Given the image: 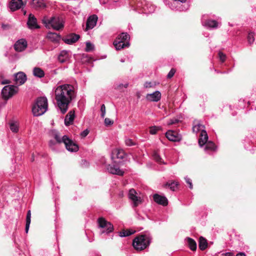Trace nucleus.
<instances>
[{"mask_svg":"<svg viewBox=\"0 0 256 256\" xmlns=\"http://www.w3.org/2000/svg\"><path fill=\"white\" fill-rule=\"evenodd\" d=\"M74 87L70 84H64L58 86L55 90L56 100L58 106L62 112H66L74 98Z\"/></svg>","mask_w":256,"mask_h":256,"instance_id":"nucleus-1","label":"nucleus"},{"mask_svg":"<svg viewBox=\"0 0 256 256\" xmlns=\"http://www.w3.org/2000/svg\"><path fill=\"white\" fill-rule=\"evenodd\" d=\"M152 239V237L149 234L139 235L133 240L132 246L136 250H142L148 246Z\"/></svg>","mask_w":256,"mask_h":256,"instance_id":"nucleus-2","label":"nucleus"},{"mask_svg":"<svg viewBox=\"0 0 256 256\" xmlns=\"http://www.w3.org/2000/svg\"><path fill=\"white\" fill-rule=\"evenodd\" d=\"M42 21L46 27L48 28H52L56 30H59L64 26L62 23V18L57 15H54L50 18L44 16Z\"/></svg>","mask_w":256,"mask_h":256,"instance_id":"nucleus-3","label":"nucleus"},{"mask_svg":"<svg viewBox=\"0 0 256 256\" xmlns=\"http://www.w3.org/2000/svg\"><path fill=\"white\" fill-rule=\"evenodd\" d=\"M130 36L126 32H122L115 39L113 44L116 50H120L130 46Z\"/></svg>","mask_w":256,"mask_h":256,"instance_id":"nucleus-4","label":"nucleus"},{"mask_svg":"<svg viewBox=\"0 0 256 256\" xmlns=\"http://www.w3.org/2000/svg\"><path fill=\"white\" fill-rule=\"evenodd\" d=\"M48 110V102L46 97L38 98L32 106V112H46Z\"/></svg>","mask_w":256,"mask_h":256,"instance_id":"nucleus-5","label":"nucleus"},{"mask_svg":"<svg viewBox=\"0 0 256 256\" xmlns=\"http://www.w3.org/2000/svg\"><path fill=\"white\" fill-rule=\"evenodd\" d=\"M18 90V88L16 86L13 85L6 86L2 90V95L4 100H7L16 94Z\"/></svg>","mask_w":256,"mask_h":256,"instance_id":"nucleus-6","label":"nucleus"},{"mask_svg":"<svg viewBox=\"0 0 256 256\" xmlns=\"http://www.w3.org/2000/svg\"><path fill=\"white\" fill-rule=\"evenodd\" d=\"M63 143L67 150L72 152H76L78 150V145L74 143L68 136H63Z\"/></svg>","mask_w":256,"mask_h":256,"instance_id":"nucleus-7","label":"nucleus"},{"mask_svg":"<svg viewBox=\"0 0 256 256\" xmlns=\"http://www.w3.org/2000/svg\"><path fill=\"white\" fill-rule=\"evenodd\" d=\"M136 190L134 188H131L129 190L128 198L134 202V207H136L138 205L142 202L140 197H138Z\"/></svg>","mask_w":256,"mask_h":256,"instance_id":"nucleus-8","label":"nucleus"},{"mask_svg":"<svg viewBox=\"0 0 256 256\" xmlns=\"http://www.w3.org/2000/svg\"><path fill=\"white\" fill-rule=\"evenodd\" d=\"M98 19V16L96 14L90 16L86 20L85 31L93 28L96 24Z\"/></svg>","mask_w":256,"mask_h":256,"instance_id":"nucleus-9","label":"nucleus"},{"mask_svg":"<svg viewBox=\"0 0 256 256\" xmlns=\"http://www.w3.org/2000/svg\"><path fill=\"white\" fill-rule=\"evenodd\" d=\"M80 38V35L74 33H71L66 36V38H62V40L65 43L68 44H72L76 42Z\"/></svg>","mask_w":256,"mask_h":256,"instance_id":"nucleus-10","label":"nucleus"},{"mask_svg":"<svg viewBox=\"0 0 256 256\" xmlns=\"http://www.w3.org/2000/svg\"><path fill=\"white\" fill-rule=\"evenodd\" d=\"M126 155V154L123 150L116 148L112 151V159L114 162H116L115 160L116 158L122 160L125 157Z\"/></svg>","mask_w":256,"mask_h":256,"instance_id":"nucleus-11","label":"nucleus"},{"mask_svg":"<svg viewBox=\"0 0 256 256\" xmlns=\"http://www.w3.org/2000/svg\"><path fill=\"white\" fill-rule=\"evenodd\" d=\"M26 76L23 72H18L14 75V81L16 84L22 85L26 82Z\"/></svg>","mask_w":256,"mask_h":256,"instance_id":"nucleus-12","label":"nucleus"},{"mask_svg":"<svg viewBox=\"0 0 256 256\" xmlns=\"http://www.w3.org/2000/svg\"><path fill=\"white\" fill-rule=\"evenodd\" d=\"M28 27L30 29L39 28L40 26L37 24V20L34 16L30 14L27 22Z\"/></svg>","mask_w":256,"mask_h":256,"instance_id":"nucleus-13","label":"nucleus"},{"mask_svg":"<svg viewBox=\"0 0 256 256\" xmlns=\"http://www.w3.org/2000/svg\"><path fill=\"white\" fill-rule=\"evenodd\" d=\"M153 198L154 201L158 204L162 206H166L168 204V200L164 196L156 194H154Z\"/></svg>","mask_w":256,"mask_h":256,"instance_id":"nucleus-14","label":"nucleus"},{"mask_svg":"<svg viewBox=\"0 0 256 256\" xmlns=\"http://www.w3.org/2000/svg\"><path fill=\"white\" fill-rule=\"evenodd\" d=\"M27 47V42L24 39L18 40L14 45V50L17 52H22Z\"/></svg>","mask_w":256,"mask_h":256,"instance_id":"nucleus-15","label":"nucleus"},{"mask_svg":"<svg viewBox=\"0 0 256 256\" xmlns=\"http://www.w3.org/2000/svg\"><path fill=\"white\" fill-rule=\"evenodd\" d=\"M166 138L172 142H178L181 140L180 137L174 131L169 130L166 133Z\"/></svg>","mask_w":256,"mask_h":256,"instance_id":"nucleus-16","label":"nucleus"},{"mask_svg":"<svg viewBox=\"0 0 256 256\" xmlns=\"http://www.w3.org/2000/svg\"><path fill=\"white\" fill-rule=\"evenodd\" d=\"M26 4L22 0H12L10 4V8L12 11H15L20 8Z\"/></svg>","mask_w":256,"mask_h":256,"instance_id":"nucleus-17","label":"nucleus"},{"mask_svg":"<svg viewBox=\"0 0 256 256\" xmlns=\"http://www.w3.org/2000/svg\"><path fill=\"white\" fill-rule=\"evenodd\" d=\"M107 170L110 174H117L118 176H123L124 172L120 170L119 168L116 167L114 165L109 164L107 166Z\"/></svg>","mask_w":256,"mask_h":256,"instance_id":"nucleus-18","label":"nucleus"},{"mask_svg":"<svg viewBox=\"0 0 256 256\" xmlns=\"http://www.w3.org/2000/svg\"><path fill=\"white\" fill-rule=\"evenodd\" d=\"M161 98V94L158 91H156L152 94H148L146 98L150 102H158Z\"/></svg>","mask_w":256,"mask_h":256,"instance_id":"nucleus-19","label":"nucleus"},{"mask_svg":"<svg viewBox=\"0 0 256 256\" xmlns=\"http://www.w3.org/2000/svg\"><path fill=\"white\" fill-rule=\"evenodd\" d=\"M208 140V136L205 130H202L200 132V138L198 139V144L200 146H202L207 142Z\"/></svg>","mask_w":256,"mask_h":256,"instance_id":"nucleus-20","label":"nucleus"},{"mask_svg":"<svg viewBox=\"0 0 256 256\" xmlns=\"http://www.w3.org/2000/svg\"><path fill=\"white\" fill-rule=\"evenodd\" d=\"M31 6L36 9L44 8L46 6L44 0H33L31 2Z\"/></svg>","mask_w":256,"mask_h":256,"instance_id":"nucleus-21","label":"nucleus"},{"mask_svg":"<svg viewBox=\"0 0 256 256\" xmlns=\"http://www.w3.org/2000/svg\"><path fill=\"white\" fill-rule=\"evenodd\" d=\"M76 116L74 113H68L65 116L64 124L66 126H69L73 124Z\"/></svg>","mask_w":256,"mask_h":256,"instance_id":"nucleus-22","label":"nucleus"},{"mask_svg":"<svg viewBox=\"0 0 256 256\" xmlns=\"http://www.w3.org/2000/svg\"><path fill=\"white\" fill-rule=\"evenodd\" d=\"M208 246V241L204 237L200 236L198 240V247L201 250H204Z\"/></svg>","mask_w":256,"mask_h":256,"instance_id":"nucleus-23","label":"nucleus"},{"mask_svg":"<svg viewBox=\"0 0 256 256\" xmlns=\"http://www.w3.org/2000/svg\"><path fill=\"white\" fill-rule=\"evenodd\" d=\"M10 128L14 132H17L18 130V124L16 120H11L9 122Z\"/></svg>","mask_w":256,"mask_h":256,"instance_id":"nucleus-24","label":"nucleus"},{"mask_svg":"<svg viewBox=\"0 0 256 256\" xmlns=\"http://www.w3.org/2000/svg\"><path fill=\"white\" fill-rule=\"evenodd\" d=\"M48 39L52 42H56L60 40V36L55 32H48L47 35Z\"/></svg>","mask_w":256,"mask_h":256,"instance_id":"nucleus-25","label":"nucleus"},{"mask_svg":"<svg viewBox=\"0 0 256 256\" xmlns=\"http://www.w3.org/2000/svg\"><path fill=\"white\" fill-rule=\"evenodd\" d=\"M187 241L189 248L192 251H196V242L190 238H187Z\"/></svg>","mask_w":256,"mask_h":256,"instance_id":"nucleus-26","label":"nucleus"},{"mask_svg":"<svg viewBox=\"0 0 256 256\" xmlns=\"http://www.w3.org/2000/svg\"><path fill=\"white\" fill-rule=\"evenodd\" d=\"M34 75L38 78H42L44 76V70L40 68H34L33 70Z\"/></svg>","mask_w":256,"mask_h":256,"instance_id":"nucleus-27","label":"nucleus"},{"mask_svg":"<svg viewBox=\"0 0 256 256\" xmlns=\"http://www.w3.org/2000/svg\"><path fill=\"white\" fill-rule=\"evenodd\" d=\"M30 218H31V212L30 210H28L26 218V232L28 233V232L30 225Z\"/></svg>","mask_w":256,"mask_h":256,"instance_id":"nucleus-28","label":"nucleus"},{"mask_svg":"<svg viewBox=\"0 0 256 256\" xmlns=\"http://www.w3.org/2000/svg\"><path fill=\"white\" fill-rule=\"evenodd\" d=\"M135 232V230H122L121 232H120V236H130Z\"/></svg>","mask_w":256,"mask_h":256,"instance_id":"nucleus-29","label":"nucleus"},{"mask_svg":"<svg viewBox=\"0 0 256 256\" xmlns=\"http://www.w3.org/2000/svg\"><path fill=\"white\" fill-rule=\"evenodd\" d=\"M206 144L204 150H206L214 151L216 148L215 144L212 141L207 142Z\"/></svg>","mask_w":256,"mask_h":256,"instance_id":"nucleus-30","label":"nucleus"},{"mask_svg":"<svg viewBox=\"0 0 256 256\" xmlns=\"http://www.w3.org/2000/svg\"><path fill=\"white\" fill-rule=\"evenodd\" d=\"M52 134L58 143L60 144L63 142V136L61 138L60 135L57 132L52 130Z\"/></svg>","mask_w":256,"mask_h":256,"instance_id":"nucleus-31","label":"nucleus"},{"mask_svg":"<svg viewBox=\"0 0 256 256\" xmlns=\"http://www.w3.org/2000/svg\"><path fill=\"white\" fill-rule=\"evenodd\" d=\"M205 25L212 28H216L218 27V23L214 20H208L206 23Z\"/></svg>","mask_w":256,"mask_h":256,"instance_id":"nucleus-32","label":"nucleus"},{"mask_svg":"<svg viewBox=\"0 0 256 256\" xmlns=\"http://www.w3.org/2000/svg\"><path fill=\"white\" fill-rule=\"evenodd\" d=\"M98 222L100 227L102 228H104L106 226L108 222L106 221L104 218L101 217L98 218Z\"/></svg>","mask_w":256,"mask_h":256,"instance_id":"nucleus-33","label":"nucleus"},{"mask_svg":"<svg viewBox=\"0 0 256 256\" xmlns=\"http://www.w3.org/2000/svg\"><path fill=\"white\" fill-rule=\"evenodd\" d=\"M154 159L158 162L160 164H164V161L160 158L157 152H154L152 154Z\"/></svg>","mask_w":256,"mask_h":256,"instance_id":"nucleus-34","label":"nucleus"},{"mask_svg":"<svg viewBox=\"0 0 256 256\" xmlns=\"http://www.w3.org/2000/svg\"><path fill=\"white\" fill-rule=\"evenodd\" d=\"M254 32H250L247 36L248 42L250 44H252L254 42Z\"/></svg>","mask_w":256,"mask_h":256,"instance_id":"nucleus-35","label":"nucleus"},{"mask_svg":"<svg viewBox=\"0 0 256 256\" xmlns=\"http://www.w3.org/2000/svg\"><path fill=\"white\" fill-rule=\"evenodd\" d=\"M161 130V128L160 126H150V132L152 134H156L157 132L159 130Z\"/></svg>","mask_w":256,"mask_h":256,"instance_id":"nucleus-36","label":"nucleus"},{"mask_svg":"<svg viewBox=\"0 0 256 256\" xmlns=\"http://www.w3.org/2000/svg\"><path fill=\"white\" fill-rule=\"evenodd\" d=\"M114 119L110 118H106L104 120V124L106 126H110L113 124Z\"/></svg>","mask_w":256,"mask_h":256,"instance_id":"nucleus-37","label":"nucleus"},{"mask_svg":"<svg viewBox=\"0 0 256 256\" xmlns=\"http://www.w3.org/2000/svg\"><path fill=\"white\" fill-rule=\"evenodd\" d=\"M204 126L200 124H196L192 127V130L194 132L197 133L200 130L201 128H204Z\"/></svg>","mask_w":256,"mask_h":256,"instance_id":"nucleus-38","label":"nucleus"},{"mask_svg":"<svg viewBox=\"0 0 256 256\" xmlns=\"http://www.w3.org/2000/svg\"><path fill=\"white\" fill-rule=\"evenodd\" d=\"M68 52L66 50H62L60 52L59 56H58V60L61 62H64L65 60H61V58L62 57H68Z\"/></svg>","mask_w":256,"mask_h":256,"instance_id":"nucleus-39","label":"nucleus"},{"mask_svg":"<svg viewBox=\"0 0 256 256\" xmlns=\"http://www.w3.org/2000/svg\"><path fill=\"white\" fill-rule=\"evenodd\" d=\"M94 46L90 42H86V48L85 51L86 52H90L94 50Z\"/></svg>","mask_w":256,"mask_h":256,"instance_id":"nucleus-40","label":"nucleus"},{"mask_svg":"<svg viewBox=\"0 0 256 256\" xmlns=\"http://www.w3.org/2000/svg\"><path fill=\"white\" fill-rule=\"evenodd\" d=\"M218 54L220 62H224L226 59V55L221 51L218 52Z\"/></svg>","mask_w":256,"mask_h":256,"instance_id":"nucleus-41","label":"nucleus"},{"mask_svg":"<svg viewBox=\"0 0 256 256\" xmlns=\"http://www.w3.org/2000/svg\"><path fill=\"white\" fill-rule=\"evenodd\" d=\"M106 228V230L108 233H110L112 232L114 230V226L110 222H108L106 226L105 227Z\"/></svg>","mask_w":256,"mask_h":256,"instance_id":"nucleus-42","label":"nucleus"},{"mask_svg":"<svg viewBox=\"0 0 256 256\" xmlns=\"http://www.w3.org/2000/svg\"><path fill=\"white\" fill-rule=\"evenodd\" d=\"M172 185H170V189L172 191H175L176 188H177L178 185V182L176 181H171Z\"/></svg>","mask_w":256,"mask_h":256,"instance_id":"nucleus-43","label":"nucleus"},{"mask_svg":"<svg viewBox=\"0 0 256 256\" xmlns=\"http://www.w3.org/2000/svg\"><path fill=\"white\" fill-rule=\"evenodd\" d=\"M176 72V70L174 68H172L168 74L167 75V78H172Z\"/></svg>","mask_w":256,"mask_h":256,"instance_id":"nucleus-44","label":"nucleus"},{"mask_svg":"<svg viewBox=\"0 0 256 256\" xmlns=\"http://www.w3.org/2000/svg\"><path fill=\"white\" fill-rule=\"evenodd\" d=\"M128 86V84H118L115 88L118 90H120L123 87L126 88Z\"/></svg>","mask_w":256,"mask_h":256,"instance_id":"nucleus-45","label":"nucleus"},{"mask_svg":"<svg viewBox=\"0 0 256 256\" xmlns=\"http://www.w3.org/2000/svg\"><path fill=\"white\" fill-rule=\"evenodd\" d=\"M126 144L128 146H134L136 144L131 139H127L125 141Z\"/></svg>","mask_w":256,"mask_h":256,"instance_id":"nucleus-46","label":"nucleus"},{"mask_svg":"<svg viewBox=\"0 0 256 256\" xmlns=\"http://www.w3.org/2000/svg\"><path fill=\"white\" fill-rule=\"evenodd\" d=\"M84 62L90 63L92 62V58L88 56H84Z\"/></svg>","mask_w":256,"mask_h":256,"instance_id":"nucleus-47","label":"nucleus"},{"mask_svg":"<svg viewBox=\"0 0 256 256\" xmlns=\"http://www.w3.org/2000/svg\"><path fill=\"white\" fill-rule=\"evenodd\" d=\"M89 132L90 131L88 129H86L81 132L80 136L84 138L88 135Z\"/></svg>","mask_w":256,"mask_h":256,"instance_id":"nucleus-48","label":"nucleus"},{"mask_svg":"<svg viewBox=\"0 0 256 256\" xmlns=\"http://www.w3.org/2000/svg\"><path fill=\"white\" fill-rule=\"evenodd\" d=\"M154 86L152 82H146L144 84V86L146 88H152Z\"/></svg>","mask_w":256,"mask_h":256,"instance_id":"nucleus-49","label":"nucleus"},{"mask_svg":"<svg viewBox=\"0 0 256 256\" xmlns=\"http://www.w3.org/2000/svg\"><path fill=\"white\" fill-rule=\"evenodd\" d=\"M186 182L189 184V188H190V189H192L193 188V186H192V182L190 181V179H188L186 180Z\"/></svg>","mask_w":256,"mask_h":256,"instance_id":"nucleus-50","label":"nucleus"},{"mask_svg":"<svg viewBox=\"0 0 256 256\" xmlns=\"http://www.w3.org/2000/svg\"><path fill=\"white\" fill-rule=\"evenodd\" d=\"M171 181L167 182L164 186L165 188H170V185H172Z\"/></svg>","mask_w":256,"mask_h":256,"instance_id":"nucleus-51","label":"nucleus"},{"mask_svg":"<svg viewBox=\"0 0 256 256\" xmlns=\"http://www.w3.org/2000/svg\"><path fill=\"white\" fill-rule=\"evenodd\" d=\"M106 111V107L104 104H102L100 108V112H105Z\"/></svg>","mask_w":256,"mask_h":256,"instance_id":"nucleus-52","label":"nucleus"},{"mask_svg":"<svg viewBox=\"0 0 256 256\" xmlns=\"http://www.w3.org/2000/svg\"><path fill=\"white\" fill-rule=\"evenodd\" d=\"M2 28L4 30H5V29H8L10 28V26L8 24H3L2 25Z\"/></svg>","mask_w":256,"mask_h":256,"instance_id":"nucleus-53","label":"nucleus"},{"mask_svg":"<svg viewBox=\"0 0 256 256\" xmlns=\"http://www.w3.org/2000/svg\"><path fill=\"white\" fill-rule=\"evenodd\" d=\"M10 82L8 80H5L2 82V84H10Z\"/></svg>","mask_w":256,"mask_h":256,"instance_id":"nucleus-54","label":"nucleus"},{"mask_svg":"<svg viewBox=\"0 0 256 256\" xmlns=\"http://www.w3.org/2000/svg\"><path fill=\"white\" fill-rule=\"evenodd\" d=\"M236 256H246L244 252H240L236 254Z\"/></svg>","mask_w":256,"mask_h":256,"instance_id":"nucleus-55","label":"nucleus"},{"mask_svg":"<svg viewBox=\"0 0 256 256\" xmlns=\"http://www.w3.org/2000/svg\"><path fill=\"white\" fill-rule=\"evenodd\" d=\"M44 113H36V112H34V116H41L42 114H44Z\"/></svg>","mask_w":256,"mask_h":256,"instance_id":"nucleus-56","label":"nucleus"},{"mask_svg":"<svg viewBox=\"0 0 256 256\" xmlns=\"http://www.w3.org/2000/svg\"><path fill=\"white\" fill-rule=\"evenodd\" d=\"M175 124V122H174L173 120H170V122L168 123V125H172V124Z\"/></svg>","mask_w":256,"mask_h":256,"instance_id":"nucleus-57","label":"nucleus"},{"mask_svg":"<svg viewBox=\"0 0 256 256\" xmlns=\"http://www.w3.org/2000/svg\"><path fill=\"white\" fill-rule=\"evenodd\" d=\"M233 254L232 252H226L225 254V256H232Z\"/></svg>","mask_w":256,"mask_h":256,"instance_id":"nucleus-58","label":"nucleus"},{"mask_svg":"<svg viewBox=\"0 0 256 256\" xmlns=\"http://www.w3.org/2000/svg\"><path fill=\"white\" fill-rule=\"evenodd\" d=\"M173 120H174V122H175V124H178L180 122V120L178 118H174V119H173Z\"/></svg>","mask_w":256,"mask_h":256,"instance_id":"nucleus-59","label":"nucleus"},{"mask_svg":"<svg viewBox=\"0 0 256 256\" xmlns=\"http://www.w3.org/2000/svg\"><path fill=\"white\" fill-rule=\"evenodd\" d=\"M175 1L180 2H185L186 0H174Z\"/></svg>","mask_w":256,"mask_h":256,"instance_id":"nucleus-60","label":"nucleus"},{"mask_svg":"<svg viewBox=\"0 0 256 256\" xmlns=\"http://www.w3.org/2000/svg\"><path fill=\"white\" fill-rule=\"evenodd\" d=\"M54 142L52 141V140H50V144L51 145V144H54Z\"/></svg>","mask_w":256,"mask_h":256,"instance_id":"nucleus-61","label":"nucleus"},{"mask_svg":"<svg viewBox=\"0 0 256 256\" xmlns=\"http://www.w3.org/2000/svg\"><path fill=\"white\" fill-rule=\"evenodd\" d=\"M104 114L105 113H102V117L104 118Z\"/></svg>","mask_w":256,"mask_h":256,"instance_id":"nucleus-62","label":"nucleus"},{"mask_svg":"<svg viewBox=\"0 0 256 256\" xmlns=\"http://www.w3.org/2000/svg\"><path fill=\"white\" fill-rule=\"evenodd\" d=\"M120 61H121L122 62H124V60H120Z\"/></svg>","mask_w":256,"mask_h":256,"instance_id":"nucleus-63","label":"nucleus"},{"mask_svg":"<svg viewBox=\"0 0 256 256\" xmlns=\"http://www.w3.org/2000/svg\"><path fill=\"white\" fill-rule=\"evenodd\" d=\"M26 14V11L24 12V14L25 15Z\"/></svg>","mask_w":256,"mask_h":256,"instance_id":"nucleus-64","label":"nucleus"}]
</instances>
